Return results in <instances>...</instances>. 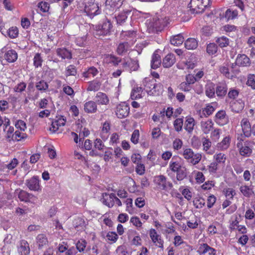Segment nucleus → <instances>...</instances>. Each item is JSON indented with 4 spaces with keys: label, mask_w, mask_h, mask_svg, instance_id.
I'll return each mask as SVG.
<instances>
[{
    "label": "nucleus",
    "mask_w": 255,
    "mask_h": 255,
    "mask_svg": "<svg viewBox=\"0 0 255 255\" xmlns=\"http://www.w3.org/2000/svg\"><path fill=\"white\" fill-rule=\"evenodd\" d=\"M186 161L192 165L198 164L202 159V155L199 152H194L192 149L189 147H184L182 152H179Z\"/></svg>",
    "instance_id": "1"
},
{
    "label": "nucleus",
    "mask_w": 255,
    "mask_h": 255,
    "mask_svg": "<svg viewBox=\"0 0 255 255\" xmlns=\"http://www.w3.org/2000/svg\"><path fill=\"white\" fill-rule=\"evenodd\" d=\"M144 90L149 95H158L162 89V85L157 84L155 79L145 78L143 81Z\"/></svg>",
    "instance_id": "2"
},
{
    "label": "nucleus",
    "mask_w": 255,
    "mask_h": 255,
    "mask_svg": "<svg viewBox=\"0 0 255 255\" xmlns=\"http://www.w3.org/2000/svg\"><path fill=\"white\" fill-rule=\"evenodd\" d=\"M112 28L113 25L111 22L108 19H106L102 23L95 25L94 28L95 37L100 38L101 36H104L110 35Z\"/></svg>",
    "instance_id": "3"
},
{
    "label": "nucleus",
    "mask_w": 255,
    "mask_h": 255,
    "mask_svg": "<svg viewBox=\"0 0 255 255\" xmlns=\"http://www.w3.org/2000/svg\"><path fill=\"white\" fill-rule=\"evenodd\" d=\"M210 0H191L189 7L192 12L200 13L210 5Z\"/></svg>",
    "instance_id": "4"
},
{
    "label": "nucleus",
    "mask_w": 255,
    "mask_h": 255,
    "mask_svg": "<svg viewBox=\"0 0 255 255\" xmlns=\"http://www.w3.org/2000/svg\"><path fill=\"white\" fill-rule=\"evenodd\" d=\"M153 182L157 188L160 190L166 191L173 187L172 183L163 175L155 176Z\"/></svg>",
    "instance_id": "5"
},
{
    "label": "nucleus",
    "mask_w": 255,
    "mask_h": 255,
    "mask_svg": "<svg viewBox=\"0 0 255 255\" xmlns=\"http://www.w3.org/2000/svg\"><path fill=\"white\" fill-rule=\"evenodd\" d=\"M102 202L108 207H119L122 205V201L113 193L105 194L103 195Z\"/></svg>",
    "instance_id": "6"
},
{
    "label": "nucleus",
    "mask_w": 255,
    "mask_h": 255,
    "mask_svg": "<svg viewBox=\"0 0 255 255\" xmlns=\"http://www.w3.org/2000/svg\"><path fill=\"white\" fill-rule=\"evenodd\" d=\"M146 24L148 28L153 32L161 31L164 27L163 20L160 19L157 16H154L152 19L147 20Z\"/></svg>",
    "instance_id": "7"
},
{
    "label": "nucleus",
    "mask_w": 255,
    "mask_h": 255,
    "mask_svg": "<svg viewBox=\"0 0 255 255\" xmlns=\"http://www.w3.org/2000/svg\"><path fill=\"white\" fill-rule=\"evenodd\" d=\"M222 193L226 198L222 204L223 207H228L234 200V198L237 194L236 191L233 188L226 187L223 189Z\"/></svg>",
    "instance_id": "8"
},
{
    "label": "nucleus",
    "mask_w": 255,
    "mask_h": 255,
    "mask_svg": "<svg viewBox=\"0 0 255 255\" xmlns=\"http://www.w3.org/2000/svg\"><path fill=\"white\" fill-rule=\"evenodd\" d=\"M84 11L91 18H93L94 16L100 13L98 4L93 2H89L85 3Z\"/></svg>",
    "instance_id": "9"
},
{
    "label": "nucleus",
    "mask_w": 255,
    "mask_h": 255,
    "mask_svg": "<svg viewBox=\"0 0 255 255\" xmlns=\"http://www.w3.org/2000/svg\"><path fill=\"white\" fill-rule=\"evenodd\" d=\"M115 113L119 119L126 118L129 113V107L126 102L121 103L117 106Z\"/></svg>",
    "instance_id": "10"
},
{
    "label": "nucleus",
    "mask_w": 255,
    "mask_h": 255,
    "mask_svg": "<svg viewBox=\"0 0 255 255\" xmlns=\"http://www.w3.org/2000/svg\"><path fill=\"white\" fill-rule=\"evenodd\" d=\"M168 172V175L172 178L173 182L175 184H177V181H181L186 178L187 175V169L185 167H183L178 171L176 172V177H174V174L172 172Z\"/></svg>",
    "instance_id": "11"
},
{
    "label": "nucleus",
    "mask_w": 255,
    "mask_h": 255,
    "mask_svg": "<svg viewBox=\"0 0 255 255\" xmlns=\"http://www.w3.org/2000/svg\"><path fill=\"white\" fill-rule=\"evenodd\" d=\"M66 122V118L63 116H57L52 121L50 130L53 132L57 131L60 127H63L65 125Z\"/></svg>",
    "instance_id": "12"
},
{
    "label": "nucleus",
    "mask_w": 255,
    "mask_h": 255,
    "mask_svg": "<svg viewBox=\"0 0 255 255\" xmlns=\"http://www.w3.org/2000/svg\"><path fill=\"white\" fill-rule=\"evenodd\" d=\"M214 121L217 124L223 126L229 122V118L225 110L219 111L215 115Z\"/></svg>",
    "instance_id": "13"
},
{
    "label": "nucleus",
    "mask_w": 255,
    "mask_h": 255,
    "mask_svg": "<svg viewBox=\"0 0 255 255\" xmlns=\"http://www.w3.org/2000/svg\"><path fill=\"white\" fill-rule=\"evenodd\" d=\"M122 66L126 70L130 72L136 71L139 67L138 61L131 58L128 59H124Z\"/></svg>",
    "instance_id": "14"
},
{
    "label": "nucleus",
    "mask_w": 255,
    "mask_h": 255,
    "mask_svg": "<svg viewBox=\"0 0 255 255\" xmlns=\"http://www.w3.org/2000/svg\"><path fill=\"white\" fill-rule=\"evenodd\" d=\"M216 103H212L199 111V115L200 118H207L212 115L216 109Z\"/></svg>",
    "instance_id": "15"
},
{
    "label": "nucleus",
    "mask_w": 255,
    "mask_h": 255,
    "mask_svg": "<svg viewBox=\"0 0 255 255\" xmlns=\"http://www.w3.org/2000/svg\"><path fill=\"white\" fill-rule=\"evenodd\" d=\"M241 126L245 137H251L252 134V127L247 118H243L241 122Z\"/></svg>",
    "instance_id": "16"
},
{
    "label": "nucleus",
    "mask_w": 255,
    "mask_h": 255,
    "mask_svg": "<svg viewBox=\"0 0 255 255\" xmlns=\"http://www.w3.org/2000/svg\"><path fill=\"white\" fill-rule=\"evenodd\" d=\"M250 141L246 140L244 144L239 143L237 147L239 149L240 154L245 157H249L252 153V149L250 146Z\"/></svg>",
    "instance_id": "17"
},
{
    "label": "nucleus",
    "mask_w": 255,
    "mask_h": 255,
    "mask_svg": "<svg viewBox=\"0 0 255 255\" xmlns=\"http://www.w3.org/2000/svg\"><path fill=\"white\" fill-rule=\"evenodd\" d=\"M26 184L27 187L30 190L38 191L41 190L38 176H33L30 179L27 180Z\"/></svg>",
    "instance_id": "18"
},
{
    "label": "nucleus",
    "mask_w": 255,
    "mask_h": 255,
    "mask_svg": "<svg viewBox=\"0 0 255 255\" xmlns=\"http://www.w3.org/2000/svg\"><path fill=\"white\" fill-rule=\"evenodd\" d=\"M185 119L184 128L188 133H191L196 125L195 121L194 119L191 116H187Z\"/></svg>",
    "instance_id": "19"
},
{
    "label": "nucleus",
    "mask_w": 255,
    "mask_h": 255,
    "mask_svg": "<svg viewBox=\"0 0 255 255\" xmlns=\"http://www.w3.org/2000/svg\"><path fill=\"white\" fill-rule=\"evenodd\" d=\"M236 64L239 66L247 67L250 65L251 61L246 55L241 54L237 56Z\"/></svg>",
    "instance_id": "20"
},
{
    "label": "nucleus",
    "mask_w": 255,
    "mask_h": 255,
    "mask_svg": "<svg viewBox=\"0 0 255 255\" xmlns=\"http://www.w3.org/2000/svg\"><path fill=\"white\" fill-rule=\"evenodd\" d=\"M15 193L17 194L18 198L21 201L25 202H30V199L34 197L32 194L23 190L17 189Z\"/></svg>",
    "instance_id": "21"
},
{
    "label": "nucleus",
    "mask_w": 255,
    "mask_h": 255,
    "mask_svg": "<svg viewBox=\"0 0 255 255\" xmlns=\"http://www.w3.org/2000/svg\"><path fill=\"white\" fill-rule=\"evenodd\" d=\"M175 55L172 53H169L163 58L162 65L165 68H169L175 63Z\"/></svg>",
    "instance_id": "22"
},
{
    "label": "nucleus",
    "mask_w": 255,
    "mask_h": 255,
    "mask_svg": "<svg viewBox=\"0 0 255 255\" xmlns=\"http://www.w3.org/2000/svg\"><path fill=\"white\" fill-rule=\"evenodd\" d=\"M205 94L209 98H213L215 97L216 87L215 84L213 82L208 83L205 85Z\"/></svg>",
    "instance_id": "23"
},
{
    "label": "nucleus",
    "mask_w": 255,
    "mask_h": 255,
    "mask_svg": "<svg viewBox=\"0 0 255 255\" xmlns=\"http://www.w3.org/2000/svg\"><path fill=\"white\" fill-rule=\"evenodd\" d=\"M149 235L153 243H155L157 242L158 247L161 248H163V241L161 240L160 236L157 234L155 229H151L150 230Z\"/></svg>",
    "instance_id": "24"
},
{
    "label": "nucleus",
    "mask_w": 255,
    "mask_h": 255,
    "mask_svg": "<svg viewBox=\"0 0 255 255\" xmlns=\"http://www.w3.org/2000/svg\"><path fill=\"white\" fill-rule=\"evenodd\" d=\"M18 55L15 50L10 49L4 55V59L8 63L14 62L17 59Z\"/></svg>",
    "instance_id": "25"
},
{
    "label": "nucleus",
    "mask_w": 255,
    "mask_h": 255,
    "mask_svg": "<svg viewBox=\"0 0 255 255\" xmlns=\"http://www.w3.org/2000/svg\"><path fill=\"white\" fill-rule=\"evenodd\" d=\"M96 102L99 105H107L109 103V99L105 93L99 92L96 94Z\"/></svg>",
    "instance_id": "26"
},
{
    "label": "nucleus",
    "mask_w": 255,
    "mask_h": 255,
    "mask_svg": "<svg viewBox=\"0 0 255 255\" xmlns=\"http://www.w3.org/2000/svg\"><path fill=\"white\" fill-rule=\"evenodd\" d=\"M214 123L211 120L201 122V128L205 134L209 133L213 128Z\"/></svg>",
    "instance_id": "27"
},
{
    "label": "nucleus",
    "mask_w": 255,
    "mask_h": 255,
    "mask_svg": "<svg viewBox=\"0 0 255 255\" xmlns=\"http://www.w3.org/2000/svg\"><path fill=\"white\" fill-rule=\"evenodd\" d=\"M227 91L228 86L225 83L219 84L216 87V93L219 98H224L227 94Z\"/></svg>",
    "instance_id": "28"
},
{
    "label": "nucleus",
    "mask_w": 255,
    "mask_h": 255,
    "mask_svg": "<svg viewBox=\"0 0 255 255\" xmlns=\"http://www.w3.org/2000/svg\"><path fill=\"white\" fill-rule=\"evenodd\" d=\"M84 111L87 113H95L97 110V105L95 102L89 101L85 103L84 106Z\"/></svg>",
    "instance_id": "29"
},
{
    "label": "nucleus",
    "mask_w": 255,
    "mask_h": 255,
    "mask_svg": "<svg viewBox=\"0 0 255 255\" xmlns=\"http://www.w3.org/2000/svg\"><path fill=\"white\" fill-rule=\"evenodd\" d=\"M203 150L206 152V154L212 155L213 154L214 151L211 149L212 142L210 140L206 137H203L202 139Z\"/></svg>",
    "instance_id": "30"
},
{
    "label": "nucleus",
    "mask_w": 255,
    "mask_h": 255,
    "mask_svg": "<svg viewBox=\"0 0 255 255\" xmlns=\"http://www.w3.org/2000/svg\"><path fill=\"white\" fill-rule=\"evenodd\" d=\"M57 55L62 59L72 58L71 52L65 48H58L56 50Z\"/></svg>",
    "instance_id": "31"
},
{
    "label": "nucleus",
    "mask_w": 255,
    "mask_h": 255,
    "mask_svg": "<svg viewBox=\"0 0 255 255\" xmlns=\"http://www.w3.org/2000/svg\"><path fill=\"white\" fill-rule=\"evenodd\" d=\"M36 241L39 249H41L42 247L46 246L48 244V239L46 236L43 234L38 235L36 238Z\"/></svg>",
    "instance_id": "32"
},
{
    "label": "nucleus",
    "mask_w": 255,
    "mask_h": 255,
    "mask_svg": "<svg viewBox=\"0 0 255 255\" xmlns=\"http://www.w3.org/2000/svg\"><path fill=\"white\" fill-rule=\"evenodd\" d=\"M213 159L217 164L224 166L227 159V156L223 152L216 153L213 156Z\"/></svg>",
    "instance_id": "33"
},
{
    "label": "nucleus",
    "mask_w": 255,
    "mask_h": 255,
    "mask_svg": "<svg viewBox=\"0 0 255 255\" xmlns=\"http://www.w3.org/2000/svg\"><path fill=\"white\" fill-rule=\"evenodd\" d=\"M129 48V45L128 42L120 43L117 47L116 52L119 55H123L127 53Z\"/></svg>",
    "instance_id": "34"
},
{
    "label": "nucleus",
    "mask_w": 255,
    "mask_h": 255,
    "mask_svg": "<svg viewBox=\"0 0 255 255\" xmlns=\"http://www.w3.org/2000/svg\"><path fill=\"white\" fill-rule=\"evenodd\" d=\"M161 63L160 56L157 53H154L152 56L151 60V67L153 69L158 68Z\"/></svg>",
    "instance_id": "35"
},
{
    "label": "nucleus",
    "mask_w": 255,
    "mask_h": 255,
    "mask_svg": "<svg viewBox=\"0 0 255 255\" xmlns=\"http://www.w3.org/2000/svg\"><path fill=\"white\" fill-rule=\"evenodd\" d=\"M231 137L230 136L225 137L223 140L217 144L218 148L221 150L227 149L230 145Z\"/></svg>",
    "instance_id": "36"
},
{
    "label": "nucleus",
    "mask_w": 255,
    "mask_h": 255,
    "mask_svg": "<svg viewBox=\"0 0 255 255\" xmlns=\"http://www.w3.org/2000/svg\"><path fill=\"white\" fill-rule=\"evenodd\" d=\"M21 255H27L30 252L29 245L27 241L22 240L20 242V246L18 249Z\"/></svg>",
    "instance_id": "37"
},
{
    "label": "nucleus",
    "mask_w": 255,
    "mask_h": 255,
    "mask_svg": "<svg viewBox=\"0 0 255 255\" xmlns=\"http://www.w3.org/2000/svg\"><path fill=\"white\" fill-rule=\"evenodd\" d=\"M232 110L236 113H239L244 108V103L241 101H234L231 103Z\"/></svg>",
    "instance_id": "38"
},
{
    "label": "nucleus",
    "mask_w": 255,
    "mask_h": 255,
    "mask_svg": "<svg viewBox=\"0 0 255 255\" xmlns=\"http://www.w3.org/2000/svg\"><path fill=\"white\" fill-rule=\"evenodd\" d=\"M143 90L141 87H137L132 89L131 94L130 98L132 100H137L142 98V94Z\"/></svg>",
    "instance_id": "39"
},
{
    "label": "nucleus",
    "mask_w": 255,
    "mask_h": 255,
    "mask_svg": "<svg viewBox=\"0 0 255 255\" xmlns=\"http://www.w3.org/2000/svg\"><path fill=\"white\" fill-rule=\"evenodd\" d=\"M240 191L241 193L246 197H251L254 194L252 188L247 185H242L240 187Z\"/></svg>",
    "instance_id": "40"
},
{
    "label": "nucleus",
    "mask_w": 255,
    "mask_h": 255,
    "mask_svg": "<svg viewBox=\"0 0 255 255\" xmlns=\"http://www.w3.org/2000/svg\"><path fill=\"white\" fill-rule=\"evenodd\" d=\"M185 47L189 50H193L198 46V42L196 39L193 38H189L185 41Z\"/></svg>",
    "instance_id": "41"
},
{
    "label": "nucleus",
    "mask_w": 255,
    "mask_h": 255,
    "mask_svg": "<svg viewBox=\"0 0 255 255\" xmlns=\"http://www.w3.org/2000/svg\"><path fill=\"white\" fill-rule=\"evenodd\" d=\"M184 41V37L181 34L174 35L170 39L171 44L176 46L181 45Z\"/></svg>",
    "instance_id": "42"
},
{
    "label": "nucleus",
    "mask_w": 255,
    "mask_h": 255,
    "mask_svg": "<svg viewBox=\"0 0 255 255\" xmlns=\"http://www.w3.org/2000/svg\"><path fill=\"white\" fill-rule=\"evenodd\" d=\"M131 12L130 10H123L116 16L117 23L122 24L125 21L128 17V15Z\"/></svg>",
    "instance_id": "43"
},
{
    "label": "nucleus",
    "mask_w": 255,
    "mask_h": 255,
    "mask_svg": "<svg viewBox=\"0 0 255 255\" xmlns=\"http://www.w3.org/2000/svg\"><path fill=\"white\" fill-rule=\"evenodd\" d=\"M124 0H107L106 4L111 7L113 10L119 8L123 4Z\"/></svg>",
    "instance_id": "44"
},
{
    "label": "nucleus",
    "mask_w": 255,
    "mask_h": 255,
    "mask_svg": "<svg viewBox=\"0 0 255 255\" xmlns=\"http://www.w3.org/2000/svg\"><path fill=\"white\" fill-rule=\"evenodd\" d=\"M211 251L209 253L210 254H213V252H215V250L213 248L210 247L207 244H201L198 248L197 252L200 254H204L207 252Z\"/></svg>",
    "instance_id": "45"
},
{
    "label": "nucleus",
    "mask_w": 255,
    "mask_h": 255,
    "mask_svg": "<svg viewBox=\"0 0 255 255\" xmlns=\"http://www.w3.org/2000/svg\"><path fill=\"white\" fill-rule=\"evenodd\" d=\"M101 86V83L97 80H93L89 83L88 87L87 89L88 91H98Z\"/></svg>",
    "instance_id": "46"
},
{
    "label": "nucleus",
    "mask_w": 255,
    "mask_h": 255,
    "mask_svg": "<svg viewBox=\"0 0 255 255\" xmlns=\"http://www.w3.org/2000/svg\"><path fill=\"white\" fill-rule=\"evenodd\" d=\"M182 167L179 162L174 161L173 159L169 162V169L174 174Z\"/></svg>",
    "instance_id": "47"
},
{
    "label": "nucleus",
    "mask_w": 255,
    "mask_h": 255,
    "mask_svg": "<svg viewBox=\"0 0 255 255\" xmlns=\"http://www.w3.org/2000/svg\"><path fill=\"white\" fill-rule=\"evenodd\" d=\"M216 182L215 180H207L201 186V188L203 191H210L215 186Z\"/></svg>",
    "instance_id": "48"
},
{
    "label": "nucleus",
    "mask_w": 255,
    "mask_h": 255,
    "mask_svg": "<svg viewBox=\"0 0 255 255\" xmlns=\"http://www.w3.org/2000/svg\"><path fill=\"white\" fill-rule=\"evenodd\" d=\"M85 224L84 220L80 217L75 218L73 221V226L77 230H79V228L83 229L85 227Z\"/></svg>",
    "instance_id": "49"
},
{
    "label": "nucleus",
    "mask_w": 255,
    "mask_h": 255,
    "mask_svg": "<svg viewBox=\"0 0 255 255\" xmlns=\"http://www.w3.org/2000/svg\"><path fill=\"white\" fill-rule=\"evenodd\" d=\"M183 125V117L176 119L173 122V127L177 132L182 130Z\"/></svg>",
    "instance_id": "50"
},
{
    "label": "nucleus",
    "mask_w": 255,
    "mask_h": 255,
    "mask_svg": "<svg viewBox=\"0 0 255 255\" xmlns=\"http://www.w3.org/2000/svg\"><path fill=\"white\" fill-rule=\"evenodd\" d=\"M107 59L109 63L112 64L114 66H117L122 61V59L114 55L110 54L107 56Z\"/></svg>",
    "instance_id": "51"
},
{
    "label": "nucleus",
    "mask_w": 255,
    "mask_h": 255,
    "mask_svg": "<svg viewBox=\"0 0 255 255\" xmlns=\"http://www.w3.org/2000/svg\"><path fill=\"white\" fill-rule=\"evenodd\" d=\"M182 188L183 187H181L179 188V190L181 191L182 194L188 201L191 200L192 197V192L190 188L186 187L181 190Z\"/></svg>",
    "instance_id": "52"
},
{
    "label": "nucleus",
    "mask_w": 255,
    "mask_h": 255,
    "mask_svg": "<svg viewBox=\"0 0 255 255\" xmlns=\"http://www.w3.org/2000/svg\"><path fill=\"white\" fill-rule=\"evenodd\" d=\"M33 60V65L35 68L41 67L42 66L43 60L40 53H36Z\"/></svg>",
    "instance_id": "53"
},
{
    "label": "nucleus",
    "mask_w": 255,
    "mask_h": 255,
    "mask_svg": "<svg viewBox=\"0 0 255 255\" xmlns=\"http://www.w3.org/2000/svg\"><path fill=\"white\" fill-rule=\"evenodd\" d=\"M27 137V134L25 132L16 130L14 132L12 141H19Z\"/></svg>",
    "instance_id": "54"
},
{
    "label": "nucleus",
    "mask_w": 255,
    "mask_h": 255,
    "mask_svg": "<svg viewBox=\"0 0 255 255\" xmlns=\"http://www.w3.org/2000/svg\"><path fill=\"white\" fill-rule=\"evenodd\" d=\"M216 42L222 48L227 47L229 44V38L224 36L218 38Z\"/></svg>",
    "instance_id": "55"
},
{
    "label": "nucleus",
    "mask_w": 255,
    "mask_h": 255,
    "mask_svg": "<svg viewBox=\"0 0 255 255\" xmlns=\"http://www.w3.org/2000/svg\"><path fill=\"white\" fill-rule=\"evenodd\" d=\"M238 15V11L237 10H232L228 9L225 12V17L228 20L233 19Z\"/></svg>",
    "instance_id": "56"
},
{
    "label": "nucleus",
    "mask_w": 255,
    "mask_h": 255,
    "mask_svg": "<svg viewBox=\"0 0 255 255\" xmlns=\"http://www.w3.org/2000/svg\"><path fill=\"white\" fill-rule=\"evenodd\" d=\"M160 114L162 117L166 116L167 118L170 119L174 115L173 109L170 107H168L166 109L164 108L162 111L160 112Z\"/></svg>",
    "instance_id": "57"
},
{
    "label": "nucleus",
    "mask_w": 255,
    "mask_h": 255,
    "mask_svg": "<svg viewBox=\"0 0 255 255\" xmlns=\"http://www.w3.org/2000/svg\"><path fill=\"white\" fill-rule=\"evenodd\" d=\"M195 179L198 184H201L204 182L205 180V176L201 171H195Z\"/></svg>",
    "instance_id": "58"
},
{
    "label": "nucleus",
    "mask_w": 255,
    "mask_h": 255,
    "mask_svg": "<svg viewBox=\"0 0 255 255\" xmlns=\"http://www.w3.org/2000/svg\"><path fill=\"white\" fill-rule=\"evenodd\" d=\"M35 87L39 91H45L48 88V85L47 82L41 80L36 83Z\"/></svg>",
    "instance_id": "59"
},
{
    "label": "nucleus",
    "mask_w": 255,
    "mask_h": 255,
    "mask_svg": "<svg viewBox=\"0 0 255 255\" xmlns=\"http://www.w3.org/2000/svg\"><path fill=\"white\" fill-rule=\"evenodd\" d=\"M98 73L97 69L94 67H90L86 72L83 73V75L85 77H89L90 76L95 77Z\"/></svg>",
    "instance_id": "60"
},
{
    "label": "nucleus",
    "mask_w": 255,
    "mask_h": 255,
    "mask_svg": "<svg viewBox=\"0 0 255 255\" xmlns=\"http://www.w3.org/2000/svg\"><path fill=\"white\" fill-rule=\"evenodd\" d=\"M77 74V69L73 65L68 66L65 71V75L67 76H75Z\"/></svg>",
    "instance_id": "61"
},
{
    "label": "nucleus",
    "mask_w": 255,
    "mask_h": 255,
    "mask_svg": "<svg viewBox=\"0 0 255 255\" xmlns=\"http://www.w3.org/2000/svg\"><path fill=\"white\" fill-rule=\"evenodd\" d=\"M15 127L16 128V130H18L23 132H25V130L26 129V125L25 123L21 120H19L16 121L15 124Z\"/></svg>",
    "instance_id": "62"
},
{
    "label": "nucleus",
    "mask_w": 255,
    "mask_h": 255,
    "mask_svg": "<svg viewBox=\"0 0 255 255\" xmlns=\"http://www.w3.org/2000/svg\"><path fill=\"white\" fill-rule=\"evenodd\" d=\"M178 88L182 91L189 92L192 89V86L185 81L181 82L178 86Z\"/></svg>",
    "instance_id": "63"
},
{
    "label": "nucleus",
    "mask_w": 255,
    "mask_h": 255,
    "mask_svg": "<svg viewBox=\"0 0 255 255\" xmlns=\"http://www.w3.org/2000/svg\"><path fill=\"white\" fill-rule=\"evenodd\" d=\"M217 46L214 43H209L207 46V52L210 55L215 54L217 51Z\"/></svg>",
    "instance_id": "64"
}]
</instances>
